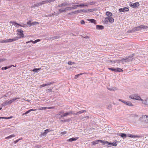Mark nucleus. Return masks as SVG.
<instances>
[{
	"label": "nucleus",
	"mask_w": 148,
	"mask_h": 148,
	"mask_svg": "<svg viewBox=\"0 0 148 148\" xmlns=\"http://www.w3.org/2000/svg\"><path fill=\"white\" fill-rule=\"evenodd\" d=\"M88 4L87 3H81L80 4L77 5H74V6H77L78 7H84V6H88Z\"/></svg>",
	"instance_id": "13"
},
{
	"label": "nucleus",
	"mask_w": 148,
	"mask_h": 148,
	"mask_svg": "<svg viewBox=\"0 0 148 148\" xmlns=\"http://www.w3.org/2000/svg\"><path fill=\"white\" fill-rule=\"evenodd\" d=\"M96 29H103L104 27L103 26L101 25H97L96 26Z\"/></svg>",
	"instance_id": "23"
},
{
	"label": "nucleus",
	"mask_w": 148,
	"mask_h": 148,
	"mask_svg": "<svg viewBox=\"0 0 148 148\" xmlns=\"http://www.w3.org/2000/svg\"><path fill=\"white\" fill-rule=\"evenodd\" d=\"M88 4V5H91L95 4V3L93 1L89 2L88 3H87Z\"/></svg>",
	"instance_id": "42"
},
{
	"label": "nucleus",
	"mask_w": 148,
	"mask_h": 148,
	"mask_svg": "<svg viewBox=\"0 0 148 148\" xmlns=\"http://www.w3.org/2000/svg\"><path fill=\"white\" fill-rule=\"evenodd\" d=\"M88 21H90L91 23H94L95 24H96V23L95 20L93 19H87Z\"/></svg>",
	"instance_id": "25"
},
{
	"label": "nucleus",
	"mask_w": 148,
	"mask_h": 148,
	"mask_svg": "<svg viewBox=\"0 0 148 148\" xmlns=\"http://www.w3.org/2000/svg\"><path fill=\"white\" fill-rule=\"evenodd\" d=\"M53 82H48L47 83H46V84L47 86L53 84Z\"/></svg>",
	"instance_id": "52"
},
{
	"label": "nucleus",
	"mask_w": 148,
	"mask_h": 148,
	"mask_svg": "<svg viewBox=\"0 0 148 148\" xmlns=\"http://www.w3.org/2000/svg\"><path fill=\"white\" fill-rule=\"evenodd\" d=\"M65 117V116H64V114L63 113V114L60 115V117H59V119H60L61 118H62V117Z\"/></svg>",
	"instance_id": "56"
},
{
	"label": "nucleus",
	"mask_w": 148,
	"mask_h": 148,
	"mask_svg": "<svg viewBox=\"0 0 148 148\" xmlns=\"http://www.w3.org/2000/svg\"><path fill=\"white\" fill-rule=\"evenodd\" d=\"M147 26L140 25L137 27H134L132 30H131L130 31H129L128 32L130 33H132L136 31H139L142 29H146L147 28Z\"/></svg>",
	"instance_id": "1"
},
{
	"label": "nucleus",
	"mask_w": 148,
	"mask_h": 148,
	"mask_svg": "<svg viewBox=\"0 0 148 148\" xmlns=\"http://www.w3.org/2000/svg\"><path fill=\"white\" fill-rule=\"evenodd\" d=\"M17 99H20V98L19 97L17 98H15L12 99L11 100H10L9 101H8V103L9 104H10L12 103L14 101L16 100Z\"/></svg>",
	"instance_id": "22"
},
{
	"label": "nucleus",
	"mask_w": 148,
	"mask_h": 148,
	"mask_svg": "<svg viewBox=\"0 0 148 148\" xmlns=\"http://www.w3.org/2000/svg\"><path fill=\"white\" fill-rule=\"evenodd\" d=\"M106 144L107 145V146L108 147H111V146H116L117 145V144L116 143H107Z\"/></svg>",
	"instance_id": "20"
},
{
	"label": "nucleus",
	"mask_w": 148,
	"mask_h": 148,
	"mask_svg": "<svg viewBox=\"0 0 148 148\" xmlns=\"http://www.w3.org/2000/svg\"><path fill=\"white\" fill-rule=\"evenodd\" d=\"M81 12H83L84 13L91 12H92V11L91 9H88V10H81Z\"/></svg>",
	"instance_id": "19"
},
{
	"label": "nucleus",
	"mask_w": 148,
	"mask_h": 148,
	"mask_svg": "<svg viewBox=\"0 0 148 148\" xmlns=\"http://www.w3.org/2000/svg\"><path fill=\"white\" fill-rule=\"evenodd\" d=\"M86 112V110H82L81 111H79L77 112V115H78L79 114Z\"/></svg>",
	"instance_id": "30"
},
{
	"label": "nucleus",
	"mask_w": 148,
	"mask_h": 148,
	"mask_svg": "<svg viewBox=\"0 0 148 148\" xmlns=\"http://www.w3.org/2000/svg\"><path fill=\"white\" fill-rule=\"evenodd\" d=\"M60 38V36H57L52 37L50 39H52L53 40H55L56 39H57L59 38Z\"/></svg>",
	"instance_id": "36"
},
{
	"label": "nucleus",
	"mask_w": 148,
	"mask_h": 148,
	"mask_svg": "<svg viewBox=\"0 0 148 148\" xmlns=\"http://www.w3.org/2000/svg\"><path fill=\"white\" fill-rule=\"evenodd\" d=\"M52 91V89H49L47 90V92L49 93L51 92Z\"/></svg>",
	"instance_id": "55"
},
{
	"label": "nucleus",
	"mask_w": 148,
	"mask_h": 148,
	"mask_svg": "<svg viewBox=\"0 0 148 148\" xmlns=\"http://www.w3.org/2000/svg\"><path fill=\"white\" fill-rule=\"evenodd\" d=\"M66 132L65 131H64V132H62L61 133V134L64 135V134H66Z\"/></svg>",
	"instance_id": "64"
},
{
	"label": "nucleus",
	"mask_w": 148,
	"mask_h": 148,
	"mask_svg": "<svg viewBox=\"0 0 148 148\" xmlns=\"http://www.w3.org/2000/svg\"><path fill=\"white\" fill-rule=\"evenodd\" d=\"M108 69L109 70H111L112 71L117 72H121L123 71V70L120 68H109Z\"/></svg>",
	"instance_id": "8"
},
{
	"label": "nucleus",
	"mask_w": 148,
	"mask_h": 148,
	"mask_svg": "<svg viewBox=\"0 0 148 148\" xmlns=\"http://www.w3.org/2000/svg\"><path fill=\"white\" fill-rule=\"evenodd\" d=\"M121 60H110V62H112L114 63H119L120 62V61H121Z\"/></svg>",
	"instance_id": "29"
},
{
	"label": "nucleus",
	"mask_w": 148,
	"mask_h": 148,
	"mask_svg": "<svg viewBox=\"0 0 148 148\" xmlns=\"http://www.w3.org/2000/svg\"><path fill=\"white\" fill-rule=\"evenodd\" d=\"M36 109H30L29 110H28V111H27L25 113H23V114H22V116H23L24 115H25V114H28L29 113V112H31V111H36Z\"/></svg>",
	"instance_id": "27"
},
{
	"label": "nucleus",
	"mask_w": 148,
	"mask_h": 148,
	"mask_svg": "<svg viewBox=\"0 0 148 148\" xmlns=\"http://www.w3.org/2000/svg\"><path fill=\"white\" fill-rule=\"evenodd\" d=\"M32 25H35L37 24H38L39 23L36 22H34L32 23Z\"/></svg>",
	"instance_id": "49"
},
{
	"label": "nucleus",
	"mask_w": 148,
	"mask_h": 148,
	"mask_svg": "<svg viewBox=\"0 0 148 148\" xmlns=\"http://www.w3.org/2000/svg\"><path fill=\"white\" fill-rule=\"evenodd\" d=\"M30 42H32V43H33V44H35V43H36V41L35 40V41H34L33 40H31L30 41H27V42H26V44H28L29 43H30Z\"/></svg>",
	"instance_id": "37"
},
{
	"label": "nucleus",
	"mask_w": 148,
	"mask_h": 148,
	"mask_svg": "<svg viewBox=\"0 0 148 148\" xmlns=\"http://www.w3.org/2000/svg\"><path fill=\"white\" fill-rule=\"evenodd\" d=\"M106 19H108V21L111 23H113L114 22V19L111 16L107 17Z\"/></svg>",
	"instance_id": "18"
},
{
	"label": "nucleus",
	"mask_w": 148,
	"mask_h": 148,
	"mask_svg": "<svg viewBox=\"0 0 148 148\" xmlns=\"http://www.w3.org/2000/svg\"><path fill=\"white\" fill-rule=\"evenodd\" d=\"M140 4L138 2H136L135 3L130 2V6L133 8H136Z\"/></svg>",
	"instance_id": "5"
},
{
	"label": "nucleus",
	"mask_w": 148,
	"mask_h": 148,
	"mask_svg": "<svg viewBox=\"0 0 148 148\" xmlns=\"http://www.w3.org/2000/svg\"><path fill=\"white\" fill-rule=\"evenodd\" d=\"M5 41H6V40H3L1 41V42L2 43L6 42Z\"/></svg>",
	"instance_id": "62"
},
{
	"label": "nucleus",
	"mask_w": 148,
	"mask_h": 148,
	"mask_svg": "<svg viewBox=\"0 0 148 148\" xmlns=\"http://www.w3.org/2000/svg\"><path fill=\"white\" fill-rule=\"evenodd\" d=\"M19 140H20V139H17V140H16L14 141V144H16L17 142H18Z\"/></svg>",
	"instance_id": "58"
},
{
	"label": "nucleus",
	"mask_w": 148,
	"mask_h": 148,
	"mask_svg": "<svg viewBox=\"0 0 148 148\" xmlns=\"http://www.w3.org/2000/svg\"><path fill=\"white\" fill-rule=\"evenodd\" d=\"M56 0H47L46 1H44L45 3H50L54 2Z\"/></svg>",
	"instance_id": "33"
},
{
	"label": "nucleus",
	"mask_w": 148,
	"mask_h": 148,
	"mask_svg": "<svg viewBox=\"0 0 148 148\" xmlns=\"http://www.w3.org/2000/svg\"><path fill=\"white\" fill-rule=\"evenodd\" d=\"M47 85L46 84H42V85H40V86L41 87H45V86H47Z\"/></svg>",
	"instance_id": "57"
},
{
	"label": "nucleus",
	"mask_w": 148,
	"mask_h": 148,
	"mask_svg": "<svg viewBox=\"0 0 148 148\" xmlns=\"http://www.w3.org/2000/svg\"><path fill=\"white\" fill-rule=\"evenodd\" d=\"M78 139V137L72 138L69 139L67 140V141L68 142H72L74 141H75Z\"/></svg>",
	"instance_id": "21"
},
{
	"label": "nucleus",
	"mask_w": 148,
	"mask_h": 148,
	"mask_svg": "<svg viewBox=\"0 0 148 148\" xmlns=\"http://www.w3.org/2000/svg\"><path fill=\"white\" fill-rule=\"evenodd\" d=\"M13 118V116H10L9 117H3V119H10L11 118Z\"/></svg>",
	"instance_id": "51"
},
{
	"label": "nucleus",
	"mask_w": 148,
	"mask_h": 148,
	"mask_svg": "<svg viewBox=\"0 0 148 148\" xmlns=\"http://www.w3.org/2000/svg\"><path fill=\"white\" fill-rule=\"evenodd\" d=\"M76 8H74L73 7H66V8L63 7L60 9L58 10V11L60 12L58 14H60L61 12H65L66 11L68 10H71L72 9H75Z\"/></svg>",
	"instance_id": "3"
},
{
	"label": "nucleus",
	"mask_w": 148,
	"mask_h": 148,
	"mask_svg": "<svg viewBox=\"0 0 148 148\" xmlns=\"http://www.w3.org/2000/svg\"><path fill=\"white\" fill-rule=\"evenodd\" d=\"M74 3L70 4L67 2H64L58 5V7H64L66 6H68L71 5V4H74Z\"/></svg>",
	"instance_id": "9"
},
{
	"label": "nucleus",
	"mask_w": 148,
	"mask_h": 148,
	"mask_svg": "<svg viewBox=\"0 0 148 148\" xmlns=\"http://www.w3.org/2000/svg\"><path fill=\"white\" fill-rule=\"evenodd\" d=\"M16 136L14 134H13L11 135H10L8 137L5 138L6 139H9L12 138Z\"/></svg>",
	"instance_id": "28"
},
{
	"label": "nucleus",
	"mask_w": 148,
	"mask_h": 148,
	"mask_svg": "<svg viewBox=\"0 0 148 148\" xmlns=\"http://www.w3.org/2000/svg\"><path fill=\"white\" fill-rule=\"evenodd\" d=\"M45 4V3L44 1H43L38 3L34 4L33 6L32 7H38L42 5L43 4Z\"/></svg>",
	"instance_id": "12"
},
{
	"label": "nucleus",
	"mask_w": 148,
	"mask_h": 148,
	"mask_svg": "<svg viewBox=\"0 0 148 148\" xmlns=\"http://www.w3.org/2000/svg\"><path fill=\"white\" fill-rule=\"evenodd\" d=\"M75 64L74 62H72L71 61H69L68 62V64L69 65H72Z\"/></svg>",
	"instance_id": "44"
},
{
	"label": "nucleus",
	"mask_w": 148,
	"mask_h": 148,
	"mask_svg": "<svg viewBox=\"0 0 148 148\" xmlns=\"http://www.w3.org/2000/svg\"><path fill=\"white\" fill-rule=\"evenodd\" d=\"M47 134L46 133V132L45 131V132L43 133H41L40 134V137H42L43 136H45Z\"/></svg>",
	"instance_id": "41"
},
{
	"label": "nucleus",
	"mask_w": 148,
	"mask_h": 148,
	"mask_svg": "<svg viewBox=\"0 0 148 148\" xmlns=\"http://www.w3.org/2000/svg\"><path fill=\"white\" fill-rule=\"evenodd\" d=\"M70 14H76V11H74V12H72L71 13H70Z\"/></svg>",
	"instance_id": "63"
},
{
	"label": "nucleus",
	"mask_w": 148,
	"mask_h": 148,
	"mask_svg": "<svg viewBox=\"0 0 148 148\" xmlns=\"http://www.w3.org/2000/svg\"><path fill=\"white\" fill-rule=\"evenodd\" d=\"M134 54H133L131 55H130L127 57H126V58H123L121 61H122L123 62H129L131 61L134 59Z\"/></svg>",
	"instance_id": "2"
},
{
	"label": "nucleus",
	"mask_w": 148,
	"mask_h": 148,
	"mask_svg": "<svg viewBox=\"0 0 148 148\" xmlns=\"http://www.w3.org/2000/svg\"><path fill=\"white\" fill-rule=\"evenodd\" d=\"M83 74V73H80L79 74L76 75H75V79H77L80 75H81Z\"/></svg>",
	"instance_id": "47"
},
{
	"label": "nucleus",
	"mask_w": 148,
	"mask_h": 148,
	"mask_svg": "<svg viewBox=\"0 0 148 148\" xmlns=\"http://www.w3.org/2000/svg\"><path fill=\"white\" fill-rule=\"evenodd\" d=\"M64 114L65 117L67 116L68 115H69L71 114H70V111L64 113Z\"/></svg>",
	"instance_id": "39"
},
{
	"label": "nucleus",
	"mask_w": 148,
	"mask_h": 148,
	"mask_svg": "<svg viewBox=\"0 0 148 148\" xmlns=\"http://www.w3.org/2000/svg\"><path fill=\"white\" fill-rule=\"evenodd\" d=\"M80 10H77V11H75L76 12V13H81V11Z\"/></svg>",
	"instance_id": "60"
},
{
	"label": "nucleus",
	"mask_w": 148,
	"mask_h": 148,
	"mask_svg": "<svg viewBox=\"0 0 148 148\" xmlns=\"http://www.w3.org/2000/svg\"><path fill=\"white\" fill-rule=\"evenodd\" d=\"M53 82H48L47 83H46V84L47 86L53 84Z\"/></svg>",
	"instance_id": "53"
},
{
	"label": "nucleus",
	"mask_w": 148,
	"mask_h": 148,
	"mask_svg": "<svg viewBox=\"0 0 148 148\" xmlns=\"http://www.w3.org/2000/svg\"><path fill=\"white\" fill-rule=\"evenodd\" d=\"M12 66H13V67H15V66L14 65H11V66H8L4 67V70H6L8 69H9V68H10Z\"/></svg>",
	"instance_id": "38"
},
{
	"label": "nucleus",
	"mask_w": 148,
	"mask_h": 148,
	"mask_svg": "<svg viewBox=\"0 0 148 148\" xmlns=\"http://www.w3.org/2000/svg\"><path fill=\"white\" fill-rule=\"evenodd\" d=\"M119 101L124 103L126 105H127L129 106H133L134 105L130 101H126L122 99H119Z\"/></svg>",
	"instance_id": "7"
},
{
	"label": "nucleus",
	"mask_w": 148,
	"mask_h": 148,
	"mask_svg": "<svg viewBox=\"0 0 148 148\" xmlns=\"http://www.w3.org/2000/svg\"><path fill=\"white\" fill-rule=\"evenodd\" d=\"M129 98L134 100H136L139 101L143 100L137 94H133L129 96Z\"/></svg>",
	"instance_id": "4"
},
{
	"label": "nucleus",
	"mask_w": 148,
	"mask_h": 148,
	"mask_svg": "<svg viewBox=\"0 0 148 148\" xmlns=\"http://www.w3.org/2000/svg\"><path fill=\"white\" fill-rule=\"evenodd\" d=\"M143 121L146 122H148V116L147 115L143 116L142 117Z\"/></svg>",
	"instance_id": "16"
},
{
	"label": "nucleus",
	"mask_w": 148,
	"mask_h": 148,
	"mask_svg": "<svg viewBox=\"0 0 148 148\" xmlns=\"http://www.w3.org/2000/svg\"><path fill=\"white\" fill-rule=\"evenodd\" d=\"M10 23H12L14 24L15 26L16 27H17V25H19L21 27H24L23 25H21L20 24L17 23L16 22L11 21L10 22Z\"/></svg>",
	"instance_id": "24"
},
{
	"label": "nucleus",
	"mask_w": 148,
	"mask_h": 148,
	"mask_svg": "<svg viewBox=\"0 0 148 148\" xmlns=\"http://www.w3.org/2000/svg\"><path fill=\"white\" fill-rule=\"evenodd\" d=\"M127 136L129 137L134 138H139L141 137V136L138 135H134L131 134H128L127 135Z\"/></svg>",
	"instance_id": "17"
},
{
	"label": "nucleus",
	"mask_w": 148,
	"mask_h": 148,
	"mask_svg": "<svg viewBox=\"0 0 148 148\" xmlns=\"http://www.w3.org/2000/svg\"><path fill=\"white\" fill-rule=\"evenodd\" d=\"M81 23L82 24H84L85 23V22L83 20H82L81 21Z\"/></svg>",
	"instance_id": "59"
},
{
	"label": "nucleus",
	"mask_w": 148,
	"mask_h": 148,
	"mask_svg": "<svg viewBox=\"0 0 148 148\" xmlns=\"http://www.w3.org/2000/svg\"><path fill=\"white\" fill-rule=\"evenodd\" d=\"M5 58H0V62H3L5 61Z\"/></svg>",
	"instance_id": "54"
},
{
	"label": "nucleus",
	"mask_w": 148,
	"mask_h": 148,
	"mask_svg": "<svg viewBox=\"0 0 148 148\" xmlns=\"http://www.w3.org/2000/svg\"><path fill=\"white\" fill-rule=\"evenodd\" d=\"M89 118V116H85L84 117H83L82 119H83L84 118H86V119H88Z\"/></svg>",
	"instance_id": "61"
},
{
	"label": "nucleus",
	"mask_w": 148,
	"mask_h": 148,
	"mask_svg": "<svg viewBox=\"0 0 148 148\" xmlns=\"http://www.w3.org/2000/svg\"><path fill=\"white\" fill-rule=\"evenodd\" d=\"M117 135L120 136L122 138L125 137L127 136L126 134L124 133L117 134Z\"/></svg>",
	"instance_id": "26"
},
{
	"label": "nucleus",
	"mask_w": 148,
	"mask_h": 148,
	"mask_svg": "<svg viewBox=\"0 0 148 148\" xmlns=\"http://www.w3.org/2000/svg\"><path fill=\"white\" fill-rule=\"evenodd\" d=\"M143 104L146 105H148V97L144 99L141 100Z\"/></svg>",
	"instance_id": "15"
},
{
	"label": "nucleus",
	"mask_w": 148,
	"mask_h": 148,
	"mask_svg": "<svg viewBox=\"0 0 148 148\" xmlns=\"http://www.w3.org/2000/svg\"><path fill=\"white\" fill-rule=\"evenodd\" d=\"M108 89L110 90L113 91H115L116 90V88L114 87L108 88Z\"/></svg>",
	"instance_id": "32"
},
{
	"label": "nucleus",
	"mask_w": 148,
	"mask_h": 148,
	"mask_svg": "<svg viewBox=\"0 0 148 148\" xmlns=\"http://www.w3.org/2000/svg\"><path fill=\"white\" fill-rule=\"evenodd\" d=\"M47 109V107H41L38 109L39 110H45Z\"/></svg>",
	"instance_id": "50"
},
{
	"label": "nucleus",
	"mask_w": 148,
	"mask_h": 148,
	"mask_svg": "<svg viewBox=\"0 0 148 148\" xmlns=\"http://www.w3.org/2000/svg\"><path fill=\"white\" fill-rule=\"evenodd\" d=\"M129 9L128 8L126 7H124V8H120L119 9V11L120 12H127L129 11Z\"/></svg>",
	"instance_id": "14"
},
{
	"label": "nucleus",
	"mask_w": 148,
	"mask_h": 148,
	"mask_svg": "<svg viewBox=\"0 0 148 148\" xmlns=\"http://www.w3.org/2000/svg\"><path fill=\"white\" fill-rule=\"evenodd\" d=\"M64 113V112L63 111H60L56 115V116H60V115H61V114H62V113Z\"/></svg>",
	"instance_id": "40"
},
{
	"label": "nucleus",
	"mask_w": 148,
	"mask_h": 148,
	"mask_svg": "<svg viewBox=\"0 0 148 148\" xmlns=\"http://www.w3.org/2000/svg\"><path fill=\"white\" fill-rule=\"evenodd\" d=\"M31 21H29L27 23V24L28 25L29 27L31 26L32 25V23H31Z\"/></svg>",
	"instance_id": "46"
},
{
	"label": "nucleus",
	"mask_w": 148,
	"mask_h": 148,
	"mask_svg": "<svg viewBox=\"0 0 148 148\" xmlns=\"http://www.w3.org/2000/svg\"><path fill=\"white\" fill-rule=\"evenodd\" d=\"M45 131L46 132V133L47 134L48 133L52 131L53 130H51L50 129H47L45 130Z\"/></svg>",
	"instance_id": "45"
},
{
	"label": "nucleus",
	"mask_w": 148,
	"mask_h": 148,
	"mask_svg": "<svg viewBox=\"0 0 148 148\" xmlns=\"http://www.w3.org/2000/svg\"><path fill=\"white\" fill-rule=\"evenodd\" d=\"M70 114H73V115L74 116L77 115V113H75V112L73 111H70Z\"/></svg>",
	"instance_id": "43"
},
{
	"label": "nucleus",
	"mask_w": 148,
	"mask_h": 148,
	"mask_svg": "<svg viewBox=\"0 0 148 148\" xmlns=\"http://www.w3.org/2000/svg\"><path fill=\"white\" fill-rule=\"evenodd\" d=\"M40 69V68L34 69L33 70V71L35 73H38Z\"/></svg>",
	"instance_id": "35"
},
{
	"label": "nucleus",
	"mask_w": 148,
	"mask_h": 148,
	"mask_svg": "<svg viewBox=\"0 0 148 148\" xmlns=\"http://www.w3.org/2000/svg\"><path fill=\"white\" fill-rule=\"evenodd\" d=\"M19 38L18 37H14V38L12 39H8L6 40V41H5L6 42H11L13 41H15L18 40Z\"/></svg>",
	"instance_id": "11"
},
{
	"label": "nucleus",
	"mask_w": 148,
	"mask_h": 148,
	"mask_svg": "<svg viewBox=\"0 0 148 148\" xmlns=\"http://www.w3.org/2000/svg\"><path fill=\"white\" fill-rule=\"evenodd\" d=\"M106 14L108 16V17L112 16V13L109 12H107L106 13Z\"/></svg>",
	"instance_id": "34"
},
{
	"label": "nucleus",
	"mask_w": 148,
	"mask_h": 148,
	"mask_svg": "<svg viewBox=\"0 0 148 148\" xmlns=\"http://www.w3.org/2000/svg\"><path fill=\"white\" fill-rule=\"evenodd\" d=\"M99 142H101L103 145H105V144L108 143V142L107 141H103L101 140H99L92 141V143L93 145H95L96 144H98Z\"/></svg>",
	"instance_id": "6"
},
{
	"label": "nucleus",
	"mask_w": 148,
	"mask_h": 148,
	"mask_svg": "<svg viewBox=\"0 0 148 148\" xmlns=\"http://www.w3.org/2000/svg\"><path fill=\"white\" fill-rule=\"evenodd\" d=\"M17 34L21 36L20 38H23L24 37V35L23 34V30L21 29H19L17 30ZM19 38H20V37Z\"/></svg>",
	"instance_id": "10"
},
{
	"label": "nucleus",
	"mask_w": 148,
	"mask_h": 148,
	"mask_svg": "<svg viewBox=\"0 0 148 148\" xmlns=\"http://www.w3.org/2000/svg\"><path fill=\"white\" fill-rule=\"evenodd\" d=\"M7 105H9L8 101H5L1 104V106H5Z\"/></svg>",
	"instance_id": "31"
},
{
	"label": "nucleus",
	"mask_w": 148,
	"mask_h": 148,
	"mask_svg": "<svg viewBox=\"0 0 148 148\" xmlns=\"http://www.w3.org/2000/svg\"><path fill=\"white\" fill-rule=\"evenodd\" d=\"M108 21V20L107 19H106V17L105 18L104 21V23L105 24H107Z\"/></svg>",
	"instance_id": "48"
}]
</instances>
